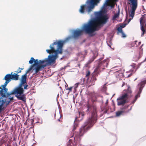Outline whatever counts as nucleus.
Here are the masks:
<instances>
[{
	"mask_svg": "<svg viewBox=\"0 0 146 146\" xmlns=\"http://www.w3.org/2000/svg\"><path fill=\"white\" fill-rule=\"evenodd\" d=\"M80 84V83L78 82L76 83L73 86V89H74V93L76 91V88L78 87V86Z\"/></svg>",
	"mask_w": 146,
	"mask_h": 146,
	"instance_id": "obj_24",
	"label": "nucleus"
},
{
	"mask_svg": "<svg viewBox=\"0 0 146 146\" xmlns=\"http://www.w3.org/2000/svg\"><path fill=\"white\" fill-rule=\"evenodd\" d=\"M34 66V65H32L26 71V73L21 76V79L25 81H26L27 79V74L30 71L33 69V67Z\"/></svg>",
	"mask_w": 146,
	"mask_h": 146,
	"instance_id": "obj_14",
	"label": "nucleus"
},
{
	"mask_svg": "<svg viewBox=\"0 0 146 146\" xmlns=\"http://www.w3.org/2000/svg\"><path fill=\"white\" fill-rule=\"evenodd\" d=\"M124 113V111L123 110H121L116 112V116L118 117L120 115Z\"/></svg>",
	"mask_w": 146,
	"mask_h": 146,
	"instance_id": "obj_22",
	"label": "nucleus"
},
{
	"mask_svg": "<svg viewBox=\"0 0 146 146\" xmlns=\"http://www.w3.org/2000/svg\"><path fill=\"white\" fill-rule=\"evenodd\" d=\"M136 79H137V78H136V79H135V80Z\"/></svg>",
	"mask_w": 146,
	"mask_h": 146,
	"instance_id": "obj_46",
	"label": "nucleus"
},
{
	"mask_svg": "<svg viewBox=\"0 0 146 146\" xmlns=\"http://www.w3.org/2000/svg\"><path fill=\"white\" fill-rule=\"evenodd\" d=\"M117 33L119 34V33H121L122 34V37L123 38H125L126 37V35L123 31L122 30H121V27H118L117 29Z\"/></svg>",
	"mask_w": 146,
	"mask_h": 146,
	"instance_id": "obj_16",
	"label": "nucleus"
},
{
	"mask_svg": "<svg viewBox=\"0 0 146 146\" xmlns=\"http://www.w3.org/2000/svg\"><path fill=\"white\" fill-rule=\"evenodd\" d=\"M97 117L96 112L95 110H94L91 117H89L88 120L80 128L79 133L77 134L76 133H74V135H75L74 139L82 136L84 133L92 127L96 122Z\"/></svg>",
	"mask_w": 146,
	"mask_h": 146,
	"instance_id": "obj_4",
	"label": "nucleus"
},
{
	"mask_svg": "<svg viewBox=\"0 0 146 146\" xmlns=\"http://www.w3.org/2000/svg\"><path fill=\"white\" fill-rule=\"evenodd\" d=\"M120 72V71L119 70L117 71H116L115 72V73H116V72Z\"/></svg>",
	"mask_w": 146,
	"mask_h": 146,
	"instance_id": "obj_39",
	"label": "nucleus"
},
{
	"mask_svg": "<svg viewBox=\"0 0 146 146\" xmlns=\"http://www.w3.org/2000/svg\"><path fill=\"white\" fill-rule=\"evenodd\" d=\"M34 66V65H32L26 71V73L21 76V79L25 81H26L27 79V74L30 71L33 69V67Z\"/></svg>",
	"mask_w": 146,
	"mask_h": 146,
	"instance_id": "obj_13",
	"label": "nucleus"
},
{
	"mask_svg": "<svg viewBox=\"0 0 146 146\" xmlns=\"http://www.w3.org/2000/svg\"><path fill=\"white\" fill-rule=\"evenodd\" d=\"M94 82H93L91 84V85H94Z\"/></svg>",
	"mask_w": 146,
	"mask_h": 146,
	"instance_id": "obj_37",
	"label": "nucleus"
},
{
	"mask_svg": "<svg viewBox=\"0 0 146 146\" xmlns=\"http://www.w3.org/2000/svg\"><path fill=\"white\" fill-rule=\"evenodd\" d=\"M102 58H100L99 61H100ZM109 62V58H107L104 60L100 62L98 64V66L95 69L94 72L92 74V79L94 82L96 80V76L99 73L101 72L102 70L105 69V67H107Z\"/></svg>",
	"mask_w": 146,
	"mask_h": 146,
	"instance_id": "obj_6",
	"label": "nucleus"
},
{
	"mask_svg": "<svg viewBox=\"0 0 146 146\" xmlns=\"http://www.w3.org/2000/svg\"><path fill=\"white\" fill-rule=\"evenodd\" d=\"M72 141L71 139L69 140V142L67 143V146H72Z\"/></svg>",
	"mask_w": 146,
	"mask_h": 146,
	"instance_id": "obj_26",
	"label": "nucleus"
},
{
	"mask_svg": "<svg viewBox=\"0 0 146 146\" xmlns=\"http://www.w3.org/2000/svg\"><path fill=\"white\" fill-rule=\"evenodd\" d=\"M11 74H7L6 75L4 78V79L6 80V81L4 85H2L1 87H3V90L7 92L8 89L6 88V86L12 80Z\"/></svg>",
	"mask_w": 146,
	"mask_h": 146,
	"instance_id": "obj_12",
	"label": "nucleus"
},
{
	"mask_svg": "<svg viewBox=\"0 0 146 146\" xmlns=\"http://www.w3.org/2000/svg\"><path fill=\"white\" fill-rule=\"evenodd\" d=\"M23 69V68H19L17 70L15 71V72L17 73V74H18V73L21 72V70Z\"/></svg>",
	"mask_w": 146,
	"mask_h": 146,
	"instance_id": "obj_27",
	"label": "nucleus"
},
{
	"mask_svg": "<svg viewBox=\"0 0 146 146\" xmlns=\"http://www.w3.org/2000/svg\"><path fill=\"white\" fill-rule=\"evenodd\" d=\"M78 120V117H76L74 121V125L72 129L73 131H74L76 129V128L78 126V124L77 122Z\"/></svg>",
	"mask_w": 146,
	"mask_h": 146,
	"instance_id": "obj_20",
	"label": "nucleus"
},
{
	"mask_svg": "<svg viewBox=\"0 0 146 146\" xmlns=\"http://www.w3.org/2000/svg\"><path fill=\"white\" fill-rule=\"evenodd\" d=\"M128 96L127 93H126L121 94L117 99L118 106L123 105L128 102Z\"/></svg>",
	"mask_w": 146,
	"mask_h": 146,
	"instance_id": "obj_9",
	"label": "nucleus"
},
{
	"mask_svg": "<svg viewBox=\"0 0 146 146\" xmlns=\"http://www.w3.org/2000/svg\"><path fill=\"white\" fill-rule=\"evenodd\" d=\"M82 30H72L71 32L72 34V36H69L66 38L64 40H56V42H53L52 44L50 46V50L47 49L46 51L47 53L50 54L51 52H54L56 50H58L59 47L60 48L59 50L61 52L60 54H61L62 52V48L63 45L66 42L70 40L72 38H77L80 36L81 34Z\"/></svg>",
	"mask_w": 146,
	"mask_h": 146,
	"instance_id": "obj_2",
	"label": "nucleus"
},
{
	"mask_svg": "<svg viewBox=\"0 0 146 146\" xmlns=\"http://www.w3.org/2000/svg\"><path fill=\"white\" fill-rule=\"evenodd\" d=\"M129 105H125L121 109V110L124 111V113H127L131 110L132 109V107H131L129 110H127V109L128 108Z\"/></svg>",
	"mask_w": 146,
	"mask_h": 146,
	"instance_id": "obj_18",
	"label": "nucleus"
},
{
	"mask_svg": "<svg viewBox=\"0 0 146 146\" xmlns=\"http://www.w3.org/2000/svg\"><path fill=\"white\" fill-rule=\"evenodd\" d=\"M126 25V24H124L123 25H120L119 27H121V30H122V28H124L125 27Z\"/></svg>",
	"mask_w": 146,
	"mask_h": 146,
	"instance_id": "obj_31",
	"label": "nucleus"
},
{
	"mask_svg": "<svg viewBox=\"0 0 146 146\" xmlns=\"http://www.w3.org/2000/svg\"><path fill=\"white\" fill-rule=\"evenodd\" d=\"M141 42H139V44H141Z\"/></svg>",
	"mask_w": 146,
	"mask_h": 146,
	"instance_id": "obj_41",
	"label": "nucleus"
},
{
	"mask_svg": "<svg viewBox=\"0 0 146 146\" xmlns=\"http://www.w3.org/2000/svg\"><path fill=\"white\" fill-rule=\"evenodd\" d=\"M108 100H107L106 101V104L107 105L108 104Z\"/></svg>",
	"mask_w": 146,
	"mask_h": 146,
	"instance_id": "obj_36",
	"label": "nucleus"
},
{
	"mask_svg": "<svg viewBox=\"0 0 146 146\" xmlns=\"http://www.w3.org/2000/svg\"><path fill=\"white\" fill-rule=\"evenodd\" d=\"M137 42V41H135V42Z\"/></svg>",
	"mask_w": 146,
	"mask_h": 146,
	"instance_id": "obj_45",
	"label": "nucleus"
},
{
	"mask_svg": "<svg viewBox=\"0 0 146 146\" xmlns=\"http://www.w3.org/2000/svg\"><path fill=\"white\" fill-rule=\"evenodd\" d=\"M135 66L136 65L134 64H131L130 66V67H131V68H132V69L129 71L130 72H135L136 70V69L135 68Z\"/></svg>",
	"mask_w": 146,
	"mask_h": 146,
	"instance_id": "obj_21",
	"label": "nucleus"
},
{
	"mask_svg": "<svg viewBox=\"0 0 146 146\" xmlns=\"http://www.w3.org/2000/svg\"><path fill=\"white\" fill-rule=\"evenodd\" d=\"M106 89L105 85H104L102 89V91L103 92H105L106 91Z\"/></svg>",
	"mask_w": 146,
	"mask_h": 146,
	"instance_id": "obj_29",
	"label": "nucleus"
},
{
	"mask_svg": "<svg viewBox=\"0 0 146 146\" xmlns=\"http://www.w3.org/2000/svg\"><path fill=\"white\" fill-rule=\"evenodd\" d=\"M119 13H116L114 14L113 17V20H114L116 18H118L119 16Z\"/></svg>",
	"mask_w": 146,
	"mask_h": 146,
	"instance_id": "obj_25",
	"label": "nucleus"
},
{
	"mask_svg": "<svg viewBox=\"0 0 146 146\" xmlns=\"http://www.w3.org/2000/svg\"><path fill=\"white\" fill-rule=\"evenodd\" d=\"M42 123V121H41V123Z\"/></svg>",
	"mask_w": 146,
	"mask_h": 146,
	"instance_id": "obj_47",
	"label": "nucleus"
},
{
	"mask_svg": "<svg viewBox=\"0 0 146 146\" xmlns=\"http://www.w3.org/2000/svg\"><path fill=\"white\" fill-rule=\"evenodd\" d=\"M73 88V87L72 86L70 87L69 88H66V90H69V92H68V94L70 92L72 91V89Z\"/></svg>",
	"mask_w": 146,
	"mask_h": 146,
	"instance_id": "obj_28",
	"label": "nucleus"
},
{
	"mask_svg": "<svg viewBox=\"0 0 146 146\" xmlns=\"http://www.w3.org/2000/svg\"><path fill=\"white\" fill-rule=\"evenodd\" d=\"M145 84H146V80L141 82L138 84L137 86V94L135 96V99L132 102V104H134L137 98L140 97V94L141 92L142 89L144 86Z\"/></svg>",
	"mask_w": 146,
	"mask_h": 146,
	"instance_id": "obj_10",
	"label": "nucleus"
},
{
	"mask_svg": "<svg viewBox=\"0 0 146 146\" xmlns=\"http://www.w3.org/2000/svg\"><path fill=\"white\" fill-rule=\"evenodd\" d=\"M87 50H85L83 52L79 53L78 54V55L79 56L78 58L79 57H82L83 58L85 56L86 54H87Z\"/></svg>",
	"mask_w": 146,
	"mask_h": 146,
	"instance_id": "obj_19",
	"label": "nucleus"
},
{
	"mask_svg": "<svg viewBox=\"0 0 146 146\" xmlns=\"http://www.w3.org/2000/svg\"><path fill=\"white\" fill-rule=\"evenodd\" d=\"M20 83L18 87L11 91L10 93H8L9 96H12V95L15 94V96L19 100H22L25 102L26 100V96L23 94L24 90L23 88L24 86V89L27 90L28 85L26 84V81L21 79Z\"/></svg>",
	"mask_w": 146,
	"mask_h": 146,
	"instance_id": "obj_5",
	"label": "nucleus"
},
{
	"mask_svg": "<svg viewBox=\"0 0 146 146\" xmlns=\"http://www.w3.org/2000/svg\"><path fill=\"white\" fill-rule=\"evenodd\" d=\"M79 117L81 116L82 117H83L84 116V113H82V112H79Z\"/></svg>",
	"mask_w": 146,
	"mask_h": 146,
	"instance_id": "obj_30",
	"label": "nucleus"
},
{
	"mask_svg": "<svg viewBox=\"0 0 146 146\" xmlns=\"http://www.w3.org/2000/svg\"><path fill=\"white\" fill-rule=\"evenodd\" d=\"M94 15L93 20L84 24L83 26L82 30L87 33L91 34L98 30L108 21V16L103 15L101 11L95 12Z\"/></svg>",
	"mask_w": 146,
	"mask_h": 146,
	"instance_id": "obj_1",
	"label": "nucleus"
},
{
	"mask_svg": "<svg viewBox=\"0 0 146 146\" xmlns=\"http://www.w3.org/2000/svg\"><path fill=\"white\" fill-rule=\"evenodd\" d=\"M110 0H106V1L105 2V3L104 4V5L105 6L106 5H107L108 3V2Z\"/></svg>",
	"mask_w": 146,
	"mask_h": 146,
	"instance_id": "obj_32",
	"label": "nucleus"
},
{
	"mask_svg": "<svg viewBox=\"0 0 146 146\" xmlns=\"http://www.w3.org/2000/svg\"><path fill=\"white\" fill-rule=\"evenodd\" d=\"M60 47L58 50H56L54 52H51V53L55 52L54 54L49 55L48 57L45 58L42 60H40L38 64L35 65V67L33 69V71L34 72V74L37 73L40 71L42 70L46 66L50 65L55 62V60L57 57L58 54H60L61 52V50H59Z\"/></svg>",
	"mask_w": 146,
	"mask_h": 146,
	"instance_id": "obj_3",
	"label": "nucleus"
},
{
	"mask_svg": "<svg viewBox=\"0 0 146 146\" xmlns=\"http://www.w3.org/2000/svg\"><path fill=\"white\" fill-rule=\"evenodd\" d=\"M90 74V72L89 71L88 72H87V74H86V77L88 76H89Z\"/></svg>",
	"mask_w": 146,
	"mask_h": 146,
	"instance_id": "obj_33",
	"label": "nucleus"
},
{
	"mask_svg": "<svg viewBox=\"0 0 146 146\" xmlns=\"http://www.w3.org/2000/svg\"><path fill=\"white\" fill-rule=\"evenodd\" d=\"M125 84V83L124 82H123V84H122V85L121 86V87H122Z\"/></svg>",
	"mask_w": 146,
	"mask_h": 146,
	"instance_id": "obj_35",
	"label": "nucleus"
},
{
	"mask_svg": "<svg viewBox=\"0 0 146 146\" xmlns=\"http://www.w3.org/2000/svg\"><path fill=\"white\" fill-rule=\"evenodd\" d=\"M36 144V143H33L32 145V146H34Z\"/></svg>",
	"mask_w": 146,
	"mask_h": 146,
	"instance_id": "obj_38",
	"label": "nucleus"
},
{
	"mask_svg": "<svg viewBox=\"0 0 146 146\" xmlns=\"http://www.w3.org/2000/svg\"><path fill=\"white\" fill-rule=\"evenodd\" d=\"M45 111H47L46 110H45Z\"/></svg>",
	"mask_w": 146,
	"mask_h": 146,
	"instance_id": "obj_44",
	"label": "nucleus"
},
{
	"mask_svg": "<svg viewBox=\"0 0 146 146\" xmlns=\"http://www.w3.org/2000/svg\"><path fill=\"white\" fill-rule=\"evenodd\" d=\"M13 72H12L11 74L12 80H18L19 75H18L17 74H16L15 73H14L13 74Z\"/></svg>",
	"mask_w": 146,
	"mask_h": 146,
	"instance_id": "obj_17",
	"label": "nucleus"
},
{
	"mask_svg": "<svg viewBox=\"0 0 146 146\" xmlns=\"http://www.w3.org/2000/svg\"><path fill=\"white\" fill-rule=\"evenodd\" d=\"M33 62L34 63V66L35 65L38 64V63H39V61H38V59L35 60L34 59L33 57H31V59L29 61V63L30 64H32Z\"/></svg>",
	"mask_w": 146,
	"mask_h": 146,
	"instance_id": "obj_15",
	"label": "nucleus"
},
{
	"mask_svg": "<svg viewBox=\"0 0 146 146\" xmlns=\"http://www.w3.org/2000/svg\"><path fill=\"white\" fill-rule=\"evenodd\" d=\"M131 3V9L129 13V16L132 17L131 19H129V22L132 19L134 15L135 10L137 6V0H128Z\"/></svg>",
	"mask_w": 146,
	"mask_h": 146,
	"instance_id": "obj_8",
	"label": "nucleus"
},
{
	"mask_svg": "<svg viewBox=\"0 0 146 146\" xmlns=\"http://www.w3.org/2000/svg\"><path fill=\"white\" fill-rule=\"evenodd\" d=\"M132 73H131L129 75H128V77H129L131 76V75L132 74Z\"/></svg>",
	"mask_w": 146,
	"mask_h": 146,
	"instance_id": "obj_40",
	"label": "nucleus"
},
{
	"mask_svg": "<svg viewBox=\"0 0 146 146\" xmlns=\"http://www.w3.org/2000/svg\"><path fill=\"white\" fill-rule=\"evenodd\" d=\"M140 22L141 27V30L142 32L141 36L142 37L143 36L144 34L146 33V30L143 27V26L145 23V26H146V14L143 15L140 18Z\"/></svg>",
	"mask_w": 146,
	"mask_h": 146,
	"instance_id": "obj_11",
	"label": "nucleus"
},
{
	"mask_svg": "<svg viewBox=\"0 0 146 146\" xmlns=\"http://www.w3.org/2000/svg\"><path fill=\"white\" fill-rule=\"evenodd\" d=\"M88 110H89V107H88Z\"/></svg>",
	"mask_w": 146,
	"mask_h": 146,
	"instance_id": "obj_43",
	"label": "nucleus"
},
{
	"mask_svg": "<svg viewBox=\"0 0 146 146\" xmlns=\"http://www.w3.org/2000/svg\"><path fill=\"white\" fill-rule=\"evenodd\" d=\"M139 64V66L141 65H143L144 64V63L143 62H142L140 64Z\"/></svg>",
	"mask_w": 146,
	"mask_h": 146,
	"instance_id": "obj_34",
	"label": "nucleus"
},
{
	"mask_svg": "<svg viewBox=\"0 0 146 146\" xmlns=\"http://www.w3.org/2000/svg\"><path fill=\"white\" fill-rule=\"evenodd\" d=\"M60 88H61V87H60Z\"/></svg>",
	"mask_w": 146,
	"mask_h": 146,
	"instance_id": "obj_42",
	"label": "nucleus"
},
{
	"mask_svg": "<svg viewBox=\"0 0 146 146\" xmlns=\"http://www.w3.org/2000/svg\"><path fill=\"white\" fill-rule=\"evenodd\" d=\"M3 87L0 88V94L1 95H5V93L7 92L6 91H5L3 90Z\"/></svg>",
	"mask_w": 146,
	"mask_h": 146,
	"instance_id": "obj_23",
	"label": "nucleus"
},
{
	"mask_svg": "<svg viewBox=\"0 0 146 146\" xmlns=\"http://www.w3.org/2000/svg\"><path fill=\"white\" fill-rule=\"evenodd\" d=\"M0 97V113L4 109V106H7L10 102L13 99V96H9L8 93H5V95H1Z\"/></svg>",
	"mask_w": 146,
	"mask_h": 146,
	"instance_id": "obj_7",
	"label": "nucleus"
}]
</instances>
